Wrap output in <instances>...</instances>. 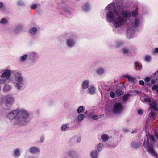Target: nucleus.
<instances>
[{
  "instance_id": "obj_36",
  "label": "nucleus",
  "mask_w": 158,
  "mask_h": 158,
  "mask_svg": "<svg viewBox=\"0 0 158 158\" xmlns=\"http://www.w3.org/2000/svg\"><path fill=\"white\" fill-rule=\"evenodd\" d=\"M149 145V143L148 142V140H147V141H144V143H143V146H144V147H148V146Z\"/></svg>"
},
{
  "instance_id": "obj_24",
  "label": "nucleus",
  "mask_w": 158,
  "mask_h": 158,
  "mask_svg": "<svg viewBox=\"0 0 158 158\" xmlns=\"http://www.w3.org/2000/svg\"><path fill=\"white\" fill-rule=\"evenodd\" d=\"M37 30L36 28L33 27L29 30V32L31 34H34L36 32Z\"/></svg>"
},
{
  "instance_id": "obj_15",
  "label": "nucleus",
  "mask_w": 158,
  "mask_h": 158,
  "mask_svg": "<svg viewBox=\"0 0 158 158\" xmlns=\"http://www.w3.org/2000/svg\"><path fill=\"white\" fill-rule=\"evenodd\" d=\"M124 77H127L128 79V81L129 82L132 83H134L135 79L132 77L131 76L129 75H126Z\"/></svg>"
},
{
  "instance_id": "obj_39",
  "label": "nucleus",
  "mask_w": 158,
  "mask_h": 158,
  "mask_svg": "<svg viewBox=\"0 0 158 158\" xmlns=\"http://www.w3.org/2000/svg\"><path fill=\"white\" fill-rule=\"evenodd\" d=\"M158 88V86L157 85H155L152 88V90H155Z\"/></svg>"
},
{
  "instance_id": "obj_14",
  "label": "nucleus",
  "mask_w": 158,
  "mask_h": 158,
  "mask_svg": "<svg viewBox=\"0 0 158 158\" xmlns=\"http://www.w3.org/2000/svg\"><path fill=\"white\" fill-rule=\"evenodd\" d=\"M96 92L95 89L94 87L91 86L89 88V93L90 94H93Z\"/></svg>"
},
{
  "instance_id": "obj_53",
  "label": "nucleus",
  "mask_w": 158,
  "mask_h": 158,
  "mask_svg": "<svg viewBox=\"0 0 158 158\" xmlns=\"http://www.w3.org/2000/svg\"><path fill=\"white\" fill-rule=\"evenodd\" d=\"M123 130H124V131H125V132H127V130H126V129H124Z\"/></svg>"
},
{
  "instance_id": "obj_29",
  "label": "nucleus",
  "mask_w": 158,
  "mask_h": 158,
  "mask_svg": "<svg viewBox=\"0 0 158 158\" xmlns=\"http://www.w3.org/2000/svg\"><path fill=\"white\" fill-rule=\"evenodd\" d=\"M122 52L125 54H128L129 52V51L127 48H124L122 49Z\"/></svg>"
},
{
  "instance_id": "obj_30",
  "label": "nucleus",
  "mask_w": 158,
  "mask_h": 158,
  "mask_svg": "<svg viewBox=\"0 0 158 158\" xmlns=\"http://www.w3.org/2000/svg\"><path fill=\"white\" fill-rule=\"evenodd\" d=\"M123 94L122 91L121 89H117L116 91V94L118 96H120Z\"/></svg>"
},
{
  "instance_id": "obj_55",
  "label": "nucleus",
  "mask_w": 158,
  "mask_h": 158,
  "mask_svg": "<svg viewBox=\"0 0 158 158\" xmlns=\"http://www.w3.org/2000/svg\"><path fill=\"white\" fill-rule=\"evenodd\" d=\"M29 158H34L32 156H30V157H29Z\"/></svg>"
},
{
  "instance_id": "obj_37",
  "label": "nucleus",
  "mask_w": 158,
  "mask_h": 158,
  "mask_svg": "<svg viewBox=\"0 0 158 158\" xmlns=\"http://www.w3.org/2000/svg\"><path fill=\"white\" fill-rule=\"evenodd\" d=\"M93 120H97L99 118H101L100 116H98L97 115H94L92 117Z\"/></svg>"
},
{
  "instance_id": "obj_38",
  "label": "nucleus",
  "mask_w": 158,
  "mask_h": 158,
  "mask_svg": "<svg viewBox=\"0 0 158 158\" xmlns=\"http://www.w3.org/2000/svg\"><path fill=\"white\" fill-rule=\"evenodd\" d=\"M110 96L111 98H114L115 96V94L114 92L112 91L110 92Z\"/></svg>"
},
{
  "instance_id": "obj_56",
  "label": "nucleus",
  "mask_w": 158,
  "mask_h": 158,
  "mask_svg": "<svg viewBox=\"0 0 158 158\" xmlns=\"http://www.w3.org/2000/svg\"><path fill=\"white\" fill-rule=\"evenodd\" d=\"M156 92H158V89H157L156 91Z\"/></svg>"
},
{
  "instance_id": "obj_21",
  "label": "nucleus",
  "mask_w": 158,
  "mask_h": 158,
  "mask_svg": "<svg viewBox=\"0 0 158 158\" xmlns=\"http://www.w3.org/2000/svg\"><path fill=\"white\" fill-rule=\"evenodd\" d=\"M85 117V116L84 115L81 114L78 116L77 119L79 121L81 122L83 120Z\"/></svg>"
},
{
  "instance_id": "obj_20",
  "label": "nucleus",
  "mask_w": 158,
  "mask_h": 158,
  "mask_svg": "<svg viewBox=\"0 0 158 158\" xmlns=\"http://www.w3.org/2000/svg\"><path fill=\"white\" fill-rule=\"evenodd\" d=\"M101 138L103 141H106L108 139L109 137L107 135L104 134L102 135Z\"/></svg>"
},
{
  "instance_id": "obj_26",
  "label": "nucleus",
  "mask_w": 158,
  "mask_h": 158,
  "mask_svg": "<svg viewBox=\"0 0 158 158\" xmlns=\"http://www.w3.org/2000/svg\"><path fill=\"white\" fill-rule=\"evenodd\" d=\"M145 61L148 62H150L151 60V57L150 56L147 55L145 56L144 58Z\"/></svg>"
},
{
  "instance_id": "obj_28",
  "label": "nucleus",
  "mask_w": 158,
  "mask_h": 158,
  "mask_svg": "<svg viewBox=\"0 0 158 158\" xmlns=\"http://www.w3.org/2000/svg\"><path fill=\"white\" fill-rule=\"evenodd\" d=\"M83 9L85 11H88L90 10L89 4H86L83 7Z\"/></svg>"
},
{
  "instance_id": "obj_27",
  "label": "nucleus",
  "mask_w": 158,
  "mask_h": 158,
  "mask_svg": "<svg viewBox=\"0 0 158 158\" xmlns=\"http://www.w3.org/2000/svg\"><path fill=\"white\" fill-rule=\"evenodd\" d=\"M139 144L136 143H133L131 144V147L134 148H138Z\"/></svg>"
},
{
  "instance_id": "obj_17",
  "label": "nucleus",
  "mask_w": 158,
  "mask_h": 158,
  "mask_svg": "<svg viewBox=\"0 0 158 158\" xmlns=\"http://www.w3.org/2000/svg\"><path fill=\"white\" fill-rule=\"evenodd\" d=\"M68 155L69 156H71L73 158H76L77 155L75 154V152L72 151H69L68 152Z\"/></svg>"
},
{
  "instance_id": "obj_1",
  "label": "nucleus",
  "mask_w": 158,
  "mask_h": 158,
  "mask_svg": "<svg viewBox=\"0 0 158 158\" xmlns=\"http://www.w3.org/2000/svg\"><path fill=\"white\" fill-rule=\"evenodd\" d=\"M108 10L107 19L113 23L115 28L127 24L128 28L127 35L128 39H131L134 32L133 28L137 27L140 23L139 20L135 17L138 14L137 8L132 12L123 11L122 6L118 5L115 7L114 4H109L106 7Z\"/></svg>"
},
{
  "instance_id": "obj_46",
  "label": "nucleus",
  "mask_w": 158,
  "mask_h": 158,
  "mask_svg": "<svg viewBox=\"0 0 158 158\" xmlns=\"http://www.w3.org/2000/svg\"><path fill=\"white\" fill-rule=\"evenodd\" d=\"M44 137H42L41 138V142H44Z\"/></svg>"
},
{
  "instance_id": "obj_32",
  "label": "nucleus",
  "mask_w": 158,
  "mask_h": 158,
  "mask_svg": "<svg viewBox=\"0 0 158 158\" xmlns=\"http://www.w3.org/2000/svg\"><path fill=\"white\" fill-rule=\"evenodd\" d=\"M27 55L25 54L23 56H21L20 57V61L21 62H23L27 58Z\"/></svg>"
},
{
  "instance_id": "obj_16",
  "label": "nucleus",
  "mask_w": 158,
  "mask_h": 158,
  "mask_svg": "<svg viewBox=\"0 0 158 158\" xmlns=\"http://www.w3.org/2000/svg\"><path fill=\"white\" fill-rule=\"evenodd\" d=\"M11 89V88L10 86L7 84H6L5 85L3 89L4 92H7L10 90Z\"/></svg>"
},
{
  "instance_id": "obj_6",
  "label": "nucleus",
  "mask_w": 158,
  "mask_h": 158,
  "mask_svg": "<svg viewBox=\"0 0 158 158\" xmlns=\"http://www.w3.org/2000/svg\"><path fill=\"white\" fill-rule=\"evenodd\" d=\"M123 108V107L121 103L116 102L114 105L113 110L115 113H120L122 112Z\"/></svg>"
},
{
  "instance_id": "obj_2",
  "label": "nucleus",
  "mask_w": 158,
  "mask_h": 158,
  "mask_svg": "<svg viewBox=\"0 0 158 158\" xmlns=\"http://www.w3.org/2000/svg\"><path fill=\"white\" fill-rule=\"evenodd\" d=\"M28 116V114L26 110L20 109L9 113L6 116L10 120H14L15 124L20 126L26 124V119Z\"/></svg>"
},
{
  "instance_id": "obj_47",
  "label": "nucleus",
  "mask_w": 158,
  "mask_h": 158,
  "mask_svg": "<svg viewBox=\"0 0 158 158\" xmlns=\"http://www.w3.org/2000/svg\"><path fill=\"white\" fill-rule=\"evenodd\" d=\"M122 43L121 42H118L117 43V46L118 47L120 45H122Z\"/></svg>"
},
{
  "instance_id": "obj_42",
  "label": "nucleus",
  "mask_w": 158,
  "mask_h": 158,
  "mask_svg": "<svg viewBox=\"0 0 158 158\" xmlns=\"http://www.w3.org/2000/svg\"><path fill=\"white\" fill-rule=\"evenodd\" d=\"M150 81V78L148 77H147L145 79V81L147 82H149Z\"/></svg>"
},
{
  "instance_id": "obj_33",
  "label": "nucleus",
  "mask_w": 158,
  "mask_h": 158,
  "mask_svg": "<svg viewBox=\"0 0 158 158\" xmlns=\"http://www.w3.org/2000/svg\"><path fill=\"white\" fill-rule=\"evenodd\" d=\"M0 22L1 24H5L7 22V20L5 18H2L1 19Z\"/></svg>"
},
{
  "instance_id": "obj_3",
  "label": "nucleus",
  "mask_w": 158,
  "mask_h": 158,
  "mask_svg": "<svg viewBox=\"0 0 158 158\" xmlns=\"http://www.w3.org/2000/svg\"><path fill=\"white\" fill-rule=\"evenodd\" d=\"M14 84L18 90L21 89L23 86V78L20 73L17 72L15 73Z\"/></svg>"
},
{
  "instance_id": "obj_35",
  "label": "nucleus",
  "mask_w": 158,
  "mask_h": 158,
  "mask_svg": "<svg viewBox=\"0 0 158 158\" xmlns=\"http://www.w3.org/2000/svg\"><path fill=\"white\" fill-rule=\"evenodd\" d=\"M67 125L66 124H64L62 125L61 127V130L62 131H64L66 129Z\"/></svg>"
},
{
  "instance_id": "obj_49",
  "label": "nucleus",
  "mask_w": 158,
  "mask_h": 158,
  "mask_svg": "<svg viewBox=\"0 0 158 158\" xmlns=\"http://www.w3.org/2000/svg\"><path fill=\"white\" fill-rule=\"evenodd\" d=\"M155 134L156 138L158 139V133H157L156 132H155Z\"/></svg>"
},
{
  "instance_id": "obj_13",
  "label": "nucleus",
  "mask_w": 158,
  "mask_h": 158,
  "mask_svg": "<svg viewBox=\"0 0 158 158\" xmlns=\"http://www.w3.org/2000/svg\"><path fill=\"white\" fill-rule=\"evenodd\" d=\"M92 158H98V153L96 150L92 151L90 154Z\"/></svg>"
},
{
  "instance_id": "obj_4",
  "label": "nucleus",
  "mask_w": 158,
  "mask_h": 158,
  "mask_svg": "<svg viewBox=\"0 0 158 158\" xmlns=\"http://www.w3.org/2000/svg\"><path fill=\"white\" fill-rule=\"evenodd\" d=\"M14 71H11L10 69H6L5 70L0 76V83H4L9 82V78L12 73Z\"/></svg>"
},
{
  "instance_id": "obj_22",
  "label": "nucleus",
  "mask_w": 158,
  "mask_h": 158,
  "mask_svg": "<svg viewBox=\"0 0 158 158\" xmlns=\"http://www.w3.org/2000/svg\"><path fill=\"white\" fill-rule=\"evenodd\" d=\"M104 72V69L102 68H100L97 71V73L99 75L102 74Z\"/></svg>"
},
{
  "instance_id": "obj_57",
  "label": "nucleus",
  "mask_w": 158,
  "mask_h": 158,
  "mask_svg": "<svg viewBox=\"0 0 158 158\" xmlns=\"http://www.w3.org/2000/svg\"><path fill=\"white\" fill-rule=\"evenodd\" d=\"M64 158H68L67 157H64Z\"/></svg>"
},
{
  "instance_id": "obj_31",
  "label": "nucleus",
  "mask_w": 158,
  "mask_h": 158,
  "mask_svg": "<svg viewBox=\"0 0 158 158\" xmlns=\"http://www.w3.org/2000/svg\"><path fill=\"white\" fill-rule=\"evenodd\" d=\"M97 147L98 151H100L103 148V146L102 144L100 143L98 145Z\"/></svg>"
},
{
  "instance_id": "obj_41",
  "label": "nucleus",
  "mask_w": 158,
  "mask_h": 158,
  "mask_svg": "<svg viewBox=\"0 0 158 158\" xmlns=\"http://www.w3.org/2000/svg\"><path fill=\"white\" fill-rule=\"evenodd\" d=\"M37 7V5L35 4L32 5L31 6L32 9H35Z\"/></svg>"
},
{
  "instance_id": "obj_50",
  "label": "nucleus",
  "mask_w": 158,
  "mask_h": 158,
  "mask_svg": "<svg viewBox=\"0 0 158 158\" xmlns=\"http://www.w3.org/2000/svg\"><path fill=\"white\" fill-rule=\"evenodd\" d=\"M81 139L80 138H78L77 139V141L78 142H80V141H81Z\"/></svg>"
},
{
  "instance_id": "obj_43",
  "label": "nucleus",
  "mask_w": 158,
  "mask_h": 158,
  "mask_svg": "<svg viewBox=\"0 0 158 158\" xmlns=\"http://www.w3.org/2000/svg\"><path fill=\"white\" fill-rule=\"evenodd\" d=\"M139 83V84L142 85H144V82L142 80H140Z\"/></svg>"
},
{
  "instance_id": "obj_44",
  "label": "nucleus",
  "mask_w": 158,
  "mask_h": 158,
  "mask_svg": "<svg viewBox=\"0 0 158 158\" xmlns=\"http://www.w3.org/2000/svg\"><path fill=\"white\" fill-rule=\"evenodd\" d=\"M138 112L139 114H141L143 113V110L141 109H139L138 110Z\"/></svg>"
},
{
  "instance_id": "obj_8",
  "label": "nucleus",
  "mask_w": 158,
  "mask_h": 158,
  "mask_svg": "<svg viewBox=\"0 0 158 158\" xmlns=\"http://www.w3.org/2000/svg\"><path fill=\"white\" fill-rule=\"evenodd\" d=\"M14 101V98L11 96L6 97L5 98V104L6 106L12 104Z\"/></svg>"
},
{
  "instance_id": "obj_45",
  "label": "nucleus",
  "mask_w": 158,
  "mask_h": 158,
  "mask_svg": "<svg viewBox=\"0 0 158 158\" xmlns=\"http://www.w3.org/2000/svg\"><path fill=\"white\" fill-rule=\"evenodd\" d=\"M31 55L33 57H34L36 55V54L35 52H32L31 53Z\"/></svg>"
},
{
  "instance_id": "obj_5",
  "label": "nucleus",
  "mask_w": 158,
  "mask_h": 158,
  "mask_svg": "<svg viewBox=\"0 0 158 158\" xmlns=\"http://www.w3.org/2000/svg\"><path fill=\"white\" fill-rule=\"evenodd\" d=\"M141 101L143 103H148L150 105L151 108L153 110H156V103L153 98L151 97L141 96Z\"/></svg>"
},
{
  "instance_id": "obj_11",
  "label": "nucleus",
  "mask_w": 158,
  "mask_h": 158,
  "mask_svg": "<svg viewBox=\"0 0 158 158\" xmlns=\"http://www.w3.org/2000/svg\"><path fill=\"white\" fill-rule=\"evenodd\" d=\"M30 152L31 153H35L39 152L40 150L39 148L35 147H32L29 149Z\"/></svg>"
},
{
  "instance_id": "obj_34",
  "label": "nucleus",
  "mask_w": 158,
  "mask_h": 158,
  "mask_svg": "<svg viewBox=\"0 0 158 158\" xmlns=\"http://www.w3.org/2000/svg\"><path fill=\"white\" fill-rule=\"evenodd\" d=\"M155 113L154 112V111H152V110L151 111V112L150 113V115L151 118H154L155 117Z\"/></svg>"
},
{
  "instance_id": "obj_48",
  "label": "nucleus",
  "mask_w": 158,
  "mask_h": 158,
  "mask_svg": "<svg viewBox=\"0 0 158 158\" xmlns=\"http://www.w3.org/2000/svg\"><path fill=\"white\" fill-rule=\"evenodd\" d=\"M135 66H138L139 65V63L137 62H135Z\"/></svg>"
},
{
  "instance_id": "obj_51",
  "label": "nucleus",
  "mask_w": 158,
  "mask_h": 158,
  "mask_svg": "<svg viewBox=\"0 0 158 158\" xmlns=\"http://www.w3.org/2000/svg\"><path fill=\"white\" fill-rule=\"evenodd\" d=\"M2 6L3 4L2 3L0 2V8L2 7Z\"/></svg>"
},
{
  "instance_id": "obj_7",
  "label": "nucleus",
  "mask_w": 158,
  "mask_h": 158,
  "mask_svg": "<svg viewBox=\"0 0 158 158\" xmlns=\"http://www.w3.org/2000/svg\"><path fill=\"white\" fill-rule=\"evenodd\" d=\"M147 151L152 156L156 157V158H158V154L153 149L152 146H149L147 148Z\"/></svg>"
},
{
  "instance_id": "obj_54",
  "label": "nucleus",
  "mask_w": 158,
  "mask_h": 158,
  "mask_svg": "<svg viewBox=\"0 0 158 158\" xmlns=\"http://www.w3.org/2000/svg\"><path fill=\"white\" fill-rule=\"evenodd\" d=\"M135 131H133L132 132V133H134V132H135Z\"/></svg>"
},
{
  "instance_id": "obj_12",
  "label": "nucleus",
  "mask_w": 158,
  "mask_h": 158,
  "mask_svg": "<svg viewBox=\"0 0 158 158\" xmlns=\"http://www.w3.org/2000/svg\"><path fill=\"white\" fill-rule=\"evenodd\" d=\"M89 81L88 80L84 81L82 84V87L83 89H85L87 88L89 86Z\"/></svg>"
},
{
  "instance_id": "obj_23",
  "label": "nucleus",
  "mask_w": 158,
  "mask_h": 158,
  "mask_svg": "<svg viewBox=\"0 0 158 158\" xmlns=\"http://www.w3.org/2000/svg\"><path fill=\"white\" fill-rule=\"evenodd\" d=\"M85 108L83 106H80L77 110V112L78 113L83 112L85 110Z\"/></svg>"
},
{
  "instance_id": "obj_9",
  "label": "nucleus",
  "mask_w": 158,
  "mask_h": 158,
  "mask_svg": "<svg viewBox=\"0 0 158 158\" xmlns=\"http://www.w3.org/2000/svg\"><path fill=\"white\" fill-rule=\"evenodd\" d=\"M20 155V152L19 149H15L14 150L13 156L14 157L17 158Z\"/></svg>"
},
{
  "instance_id": "obj_52",
  "label": "nucleus",
  "mask_w": 158,
  "mask_h": 158,
  "mask_svg": "<svg viewBox=\"0 0 158 158\" xmlns=\"http://www.w3.org/2000/svg\"><path fill=\"white\" fill-rule=\"evenodd\" d=\"M157 73H158V70H157V71L155 73V74H156Z\"/></svg>"
},
{
  "instance_id": "obj_10",
  "label": "nucleus",
  "mask_w": 158,
  "mask_h": 158,
  "mask_svg": "<svg viewBox=\"0 0 158 158\" xmlns=\"http://www.w3.org/2000/svg\"><path fill=\"white\" fill-rule=\"evenodd\" d=\"M75 44L74 41L72 39H68L67 41V44L69 47H72Z\"/></svg>"
},
{
  "instance_id": "obj_40",
  "label": "nucleus",
  "mask_w": 158,
  "mask_h": 158,
  "mask_svg": "<svg viewBox=\"0 0 158 158\" xmlns=\"http://www.w3.org/2000/svg\"><path fill=\"white\" fill-rule=\"evenodd\" d=\"M152 52L153 54L158 53V48H155L153 51Z\"/></svg>"
},
{
  "instance_id": "obj_19",
  "label": "nucleus",
  "mask_w": 158,
  "mask_h": 158,
  "mask_svg": "<svg viewBox=\"0 0 158 158\" xmlns=\"http://www.w3.org/2000/svg\"><path fill=\"white\" fill-rule=\"evenodd\" d=\"M130 95L129 94H125L123 97V100L124 101H127L129 98Z\"/></svg>"
},
{
  "instance_id": "obj_18",
  "label": "nucleus",
  "mask_w": 158,
  "mask_h": 158,
  "mask_svg": "<svg viewBox=\"0 0 158 158\" xmlns=\"http://www.w3.org/2000/svg\"><path fill=\"white\" fill-rule=\"evenodd\" d=\"M22 29V27L21 26H19L17 27L14 30L15 33H17L20 32Z\"/></svg>"
},
{
  "instance_id": "obj_25",
  "label": "nucleus",
  "mask_w": 158,
  "mask_h": 158,
  "mask_svg": "<svg viewBox=\"0 0 158 158\" xmlns=\"http://www.w3.org/2000/svg\"><path fill=\"white\" fill-rule=\"evenodd\" d=\"M148 140H150L151 142H156V140L155 138V137L153 135H148Z\"/></svg>"
}]
</instances>
